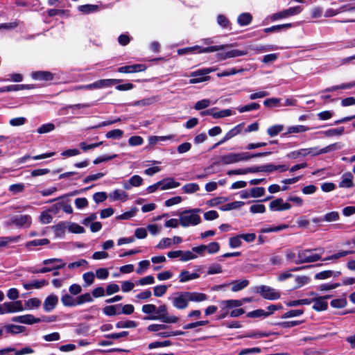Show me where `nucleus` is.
<instances>
[{"label": "nucleus", "mask_w": 355, "mask_h": 355, "mask_svg": "<svg viewBox=\"0 0 355 355\" xmlns=\"http://www.w3.org/2000/svg\"><path fill=\"white\" fill-rule=\"evenodd\" d=\"M265 194L263 187H254L250 189V196L252 198L261 197Z\"/></svg>", "instance_id": "4d7b16f0"}, {"label": "nucleus", "mask_w": 355, "mask_h": 355, "mask_svg": "<svg viewBox=\"0 0 355 355\" xmlns=\"http://www.w3.org/2000/svg\"><path fill=\"white\" fill-rule=\"evenodd\" d=\"M173 306L178 309H185L189 306L187 292L176 293L173 297L170 298Z\"/></svg>", "instance_id": "423d86ee"}, {"label": "nucleus", "mask_w": 355, "mask_h": 355, "mask_svg": "<svg viewBox=\"0 0 355 355\" xmlns=\"http://www.w3.org/2000/svg\"><path fill=\"white\" fill-rule=\"evenodd\" d=\"M329 296L320 297L315 300V303L313 306V309L318 311H322L327 309L328 303L326 299L329 298Z\"/></svg>", "instance_id": "6ab92c4d"}, {"label": "nucleus", "mask_w": 355, "mask_h": 355, "mask_svg": "<svg viewBox=\"0 0 355 355\" xmlns=\"http://www.w3.org/2000/svg\"><path fill=\"white\" fill-rule=\"evenodd\" d=\"M245 204L244 202L242 201H234L230 203H227L226 205H224L220 207V209L222 211H230L232 209H235L241 207Z\"/></svg>", "instance_id": "2f4dec72"}, {"label": "nucleus", "mask_w": 355, "mask_h": 355, "mask_svg": "<svg viewBox=\"0 0 355 355\" xmlns=\"http://www.w3.org/2000/svg\"><path fill=\"white\" fill-rule=\"evenodd\" d=\"M269 207L272 211H281L290 209L291 205L288 202H284L283 199L279 198L271 201Z\"/></svg>", "instance_id": "9b49d317"}, {"label": "nucleus", "mask_w": 355, "mask_h": 355, "mask_svg": "<svg viewBox=\"0 0 355 355\" xmlns=\"http://www.w3.org/2000/svg\"><path fill=\"white\" fill-rule=\"evenodd\" d=\"M254 291L268 300H275L280 298L281 296L279 291L266 285L255 287Z\"/></svg>", "instance_id": "39448f33"}, {"label": "nucleus", "mask_w": 355, "mask_h": 355, "mask_svg": "<svg viewBox=\"0 0 355 355\" xmlns=\"http://www.w3.org/2000/svg\"><path fill=\"white\" fill-rule=\"evenodd\" d=\"M58 303V297L54 294L49 295L44 300L43 304L44 309L49 313L52 311Z\"/></svg>", "instance_id": "ddd939ff"}, {"label": "nucleus", "mask_w": 355, "mask_h": 355, "mask_svg": "<svg viewBox=\"0 0 355 355\" xmlns=\"http://www.w3.org/2000/svg\"><path fill=\"white\" fill-rule=\"evenodd\" d=\"M11 223L17 227H28L31 223V217L29 215L14 216L11 218Z\"/></svg>", "instance_id": "f8f14e48"}, {"label": "nucleus", "mask_w": 355, "mask_h": 355, "mask_svg": "<svg viewBox=\"0 0 355 355\" xmlns=\"http://www.w3.org/2000/svg\"><path fill=\"white\" fill-rule=\"evenodd\" d=\"M243 305V301L240 300H227L219 302V306L222 310L239 307Z\"/></svg>", "instance_id": "f3484780"}, {"label": "nucleus", "mask_w": 355, "mask_h": 355, "mask_svg": "<svg viewBox=\"0 0 355 355\" xmlns=\"http://www.w3.org/2000/svg\"><path fill=\"white\" fill-rule=\"evenodd\" d=\"M308 130V128L302 125H293L288 128L287 132L286 134L304 132Z\"/></svg>", "instance_id": "49530a36"}, {"label": "nucleus", "mask_w": 355, "mask_h": 355, "mask_svg": "<svg viewBox=\"0 0 355 355\" xmlns=\"http://www.w3.org/2000/svg\"><path fill=\"white\" fill-rule=\"evenodd\" d=\"M123 135V132L121 130L114 129V130L107 132L105 135V137L107 139H119L122 137Z\"/></svg>", "instance_id": "c03bdc74"}, {"label": "nucleus", "mask_w": 355, "mask_h": 355, "mask_svg": "<svg viewBox=\"0 0 355 355\" xmlns=\"http://www.w3.org/2000/svg\"><path fill=\"white\" fill-rule=\"evenodd\" d=\"M201 211L202 209L199 208L183 211L180 215V224L182 227L198 225L201 223V218L197 214Z\"/></svg>", "instance_id": "20e7f679"}, {"label": "nucleus", "mask_w": 355, "mask_h": 355, "mask_svg": "<svg viewBox=\"0 0 355 355\" xmlns=\"http://www.w3.org/2000/svg\"><path fill=\"white\" fill-rule=\"evenodd\" d=\"M284 128V125L278 124L269 127L267 130L268 135L272 137L277 136L280 133Z\"/></svg>", "instance_id": "473e14b6"}, {"label": "nucleus", "mask_w": 355, "mask_h": 355, "mask_svg": "<svg viewBox=\"0 0 355 355\" xmlns=\"http://www.w3.org/2000/svg\"><path fill=\"white\" fill-rule=\"evenodd\" d=\"M92 301L93 298L89 293L80 295L76 297V303H78V305L83 304L85 302H92Z\"/></svg>", "instance_id": "4c0bfd02"}, {"label": "nucleus", "mask_w": 355, "mask_h": 355, "mask_svg": "<svg viewBox=\"0 0 355 355\" xmlns=\"http://www.w3.org/2000/svg\"><path fill=\"white\" fill-rule=\"evenodd\" d=\"M156 101L155 97L144 98L132 103L133 106H147L154 103Z\"/></svg>", "instance_id": "58836bf2"}, {"label": "nucleus", "mask_w": 355, "mask_h": 355, "mask_svg": "<svg viewBox=\"0 0 355 355\" xmlns=\"http://www.w3.org/2000/svg\"><path fill=\"white\" fill-rule=\"evenodd\" d=\"M345 128L344 127H339L338 128H332L327 130L326 131H324L322 133L325 137H334V136H340L344 133Z\"/></svg>", "instance_id": "7c9ffc66"}, {"label": "nucleus", "mask_w": 355, "mask_h": 355, "mask_svg": "<svg viewBox=\"0 0 355 355\" xmlns=\"http://www.w3.org/2000/svg\"><path fill=\"white\" fill-rule=\"evenodd\" d=\"M243 126V123H240V124L236 125L235 127L232 128L229 132H227L225 136L226 137V138L228 140H230V139L236 136L237 135H239L241 132V131L242 130Z\"/></svg>", "instance_id": "f704fd0d"}, {"label": "nucleus", "mask_w": 355, "mask_h": 355, "mask_svg": "<svg viewBox=\"0 0 355 355\" xmlns=\"http://www.w3.org/2000/svg\"><path fill=\"white\" fill-rule=\"evenodd\" d=\"M312 300L309 299H302V300H293L287 302L288 306H297L300 305H308L311 303Z\"/></svg>", "instance_id": "3c124183"}, {"label": "nucleus", "mask_w": 355, "mask_h": 355, "mask_svg": "<svg viewBox=\"0 0 355 355\" xmlns=\"http://www.w3.org/2000/svg\"><path fill=\"white\" fill-rule=\"evenodd\" d=\"M5 313H15L22 311L24 307L22 304V301L17 300L10 302H5L2 304Z\"/></svg>", "instance_id": "9d476101"}, {"label": "nucleus", "mask_w": 355, "mask_h": 355, "mask_svg": "<svg viewBox=\"0 0 355 355\" xmlns=\"http://www.w3.org/2000/svg\"><path fill=\"white\" fill-rule=\"evenodd\" d=\"M214 112L213 113V117L214 119L224 118L225 116H229L232 114V112L230 109L217 111L216 107H214Z\"/></svg>", "instance_id": "c9c22d12"}, {"label": "nucleus", "mask_w": 355, "mask_h": 355, "mask_svg": "<svg viewBox=\"0 0 355 355\" xmlns=\"http://www.w3.org/2000/svg\"><path fill=\"white\" fill-rule=\"evenodd\" d=\"M143 142L144 139L140 136H132L128 139L129 145L132 146L141 145Z\"/></svg>", "instance_id": "69168bd1"}, {"label": "nucleus", "mask_w": 355, "mask_h": 355, "mask_svg": "<svg viewBox=\"0 0 355 355\" xmlns=\"http://www.w3.org/2000/svg\"><path fill=\"white\" fill-rule=\"evenodd\" d=\"M24 188H25L24 184L22 183L14 184H11L9 187V191L10 192L13 193L14 194H17L20 192H22L24 191Z\"/></svg>", "instance_id": "338daca9"}, {"label": "nucleus", "mask_w": 355, "mask_h": 355, "mask_svg": "<svg viewBox=\"0 0 355 355\" xmlns=\"http://www.w3.org/2000/svg\"><path fill=\"white\" fill-rule=\"evenodd\" d=\"M317 250L324 251L323 249L299 250L297 253V259L294 260V263L295 264H302L321 260L322 253H315L314 252Z\"/></svg>", "instance_id": "f03ea898"}, {"label": "nucleus", "mask_w": 355, "mask_h": 355, "mask_svg": "<svg viewBox=\"0 0 355 355\" xmlns=\"http://www.w3.org/2000/svg\"><path fill=\"white\" fill-rule=\"evenodd\" d=\"M241 239V234L230 238V243H229L230 246L232 248H236L240 247L241 243H242Z\"/></svg>", "instance_id": "680f3d73"}, {"label": "nucleus", "mask_w": 355, "mask_h": 355, "mask_svg": "<svg viewBox=\"0 0 355 355\" xmlns=\"http://www.w3.org/2000/svg\"><path fill=\"white\" fill-rule=\"evenodd\" d=\"M12 322H19L22 324H32L34 323H37L41 321H53L54 319L51 320H45V319H40L38 318L34 317L33 315L27 314L24 315H19V316H15L11 320Z\"/></svg>", "instance_id": "1a4fd4ad"}, {"label": "nucleus", "mask_w": 355, "mask_h": 355, "mask_svg": "<svg viewBox=\"0 0 355 355\" xmlns=\"http://www.w3.org/2000/svg\"><path fill=\"white\" fill-rule=\"evenodd\" d=\"M251 50L259 51V52H264L268 51H274L277 50L278 48L274 45H267V46H250L249 47Z\"/></svg>", "instance_id": "a19ab883"}, {"label": "nucleus", "mask_w": 355, "mask_h": 355, "mask_svg": "<svg viewBox=\"0 0 355 355\" xmlns=\"http://www.w3.org/2000/svg\"><path fill=\"white\" fill-rule=\"evenodd\" d=\"M141 310L144 313L153 315L157 311V306L153 304H147L142 306Z\"/></svg>", "instance_id": "bf43d9fd"}, {"label": "nucleus", "mask_w": 355, "mask_h": 355, "mask_svg": "<svg viewBox=\"0 0 355 355\" xmlns=\"http://www.w3.org/2000/svg\"><path fill=\"white\" fill-rule=\"evenodd\" d=\"M323 217H324V221L334 222V221H337L339 219L340 216H339V214L338 211H333L327 213Z\"/></svg>", "instance_id": "603ef678"}, {"label": "nucleus", "mask_w": 355, "mask_h": 355, "mask_svg": "<svg viewBox=\"0 0 355 355\" xmlns=\"http://www.w3.org/2000/svg\"><path fill=\"white\" fill-rule=\"evenodd\" d=\"M353 175L350 172L345 173L342 176V180L339 183L341 188H351L354 186Z\"/></svg>", "instance_id": "aec40b11"}, {"label": "nucleus", "mask_w": 355, "mask_h": 355, "mask_svg": "<svg viewBox=\"0 0 355 355\" xmlns=\"http://www.w3.org/2000/svg\"><path fill=\"white\" fill-rule=\"evenodd\" d=\"M182 189L185 193H193L198 191L200 189V187L197 183H189L184 185Z\"/></svg>", "instance_id": "72a5a7b5"}, {"label": "nucleus", "mask_w": 355, "mask_h": 355, "mask_svg": "<svg viewBox=\"0 0 355 355\" xmlns=\"http://www.w3.org/2000/svg\"><path fill=\"white\" fill-rule=\"evenodd\" d=\"M248 54V51L246 50H239V49H233L228 51L225 53L224 58H236L239 56L245 55Z\"/></svg>", "instance_id": "c85d7f7f"}, {"label": "nucleus", "mask_w": 355, "mask_h": 355, "mask_svg": "<svg viewBox=\"0 0 355 355\" xmlns=\"http://www.w3.org/2000/svg\"><path fill=\"white\" fill-rule=\"evenodd\" d=\"M172 245V239L170 238H164L157 245L156 248L158 249H166Z\"/></svg>", "instance_id": "0e129e2a"}, {"label": "nucleus", "mask_w": 355, "mask_h": 355, "mask_svg": "<svg viewBox=\"0 0 355 355\" xmlns=\"http://www.w3.org/2000/svg\"><path fill=\"white\" fill-rule=\"evenodd\" d=\"M159 182L161 184L162 190L176 188L180 185V182L175 181L173 178H164L160 180Z\"/></svg>", "instance_id": "a211bd4d"}, {"label": "nucleus", "mask_w": 355, "mask_h": 355, "mask_svg": "<svg viewBox=\"0 0 355 355\" xmlns=\"http://www.w3.org/2000/svg\"><path fill=\"white\" fill-rule=\"evenodd\" d=\"M137 324L135 321L128 320V321H119L116 324V327L118 329L122 328H135Z\"/></svg>", "instance_id": "e433bc0d"}, {"label": "nucleus", "mask_w": 355, "mask_h": 355, "mask_svg": "<svg viewBox=\"0 0 355 355\" xmlns=\"http://www.w3.org/2000/svg\"><path fill=\"white\" fill-rule=\"evenodd\" d=\"M199 277L200 274L198 272H190L186 270H182L178 276L179 281L181 283H184Z\"/></svg>", "instance_id": "dca6fc26"}, {"label": "nucleus", "mask_w": 355, "mask_h": 355, "mask_svg": "<svg viewBox=\"0 0 355 355\" xmlns=\"http://www.w3.org/2000/svg\"><path fill=\"white\" fill-rule=\"evenodd\" d=\"M68 229L69 232L75 234H82L85 232L84 227L76 223L70 224Z\"/></svg>", "instance_id": "052dcab7"}, {"label": "nucleus", "mask_w": 355, "mask_h": 355, "mask_svg": "<svg viewBox=\"0 0 355 355\" xmlns=\"http://www.w3.org/2000/svg\"><path fill=\"white\" fill-rule=\"evenodd\" d=\"M61 302L64 306H75L78 305L76 303V298H73V297L68 293H64L62 295L61 297Z\"/></svg>", "instance_id": "393cba45"}, {"label": "nucleus", "mask_w": 355, "mask_h": 355, "mask_svg": "<svg viewBox=\"0 0 355 355\" xmlns=\"http://www.w3.org/2000/svg\"><path fill=\"white\" fill-rule=\"evenodd\" d=\"M197 258V255L193 252L187 250L183 251V254H181L180 260L182 261H187L189 260L194 259Z\"/></svg>", "instance_id": "e2e57ef3"}, {"label": "nucleus", "mask_w": 355, "mask_h": 355, "mask_svg": "<svg viewBox=\"0 0 355 355\" xmlns=\"http://www.w3.org/2000/svg\"><path fill=\"white\" fill-rule=\"evenodd\" d=\"M97 10H98V6H96V5L86 4V5L80 6L78 7V10L83 13H85V14L95 12Z\"/></svg>", "instance_id": "a18cd8bd"}, {"label": "nucleus", "mask_w": 355, "mask_h": 355, "mask_svg": "<svg viewBox=\"0 0 355 355\" xmlns=\"http://www.w3.org/2000/svg\"><path fill=\"white\" fill-rule=\"evenodd\" d=\"M109 197L112 200L125 201L127 200L128 194L123 190L116 189L114 191L110 193Z\"/></svg>", "instance_id": "b1692460"}, {"label": "nucleus", "mask_w": 355, "mask_h": 355, "mask_svg": "<svg viewBox=\"0 0 355 355\" xmlns=\"http://www.w3.org/2000/svg\"><path fill=\"white\" fill-rule=\"evenodd\" d=\"M355 10V8L351 7L349 8H347V6H343L340 7L338 10H334L332 8H329L325 11L324 16L325 17H330L335 16V15L342 12L344 10L349 11V10Z\"/></svg>", "instance_id": "a878e982"}, {"label": "nucleus", "mask_w": 355, "mask_h": 355, "mask_svg": "<svg viewBox=\"0 0 355 355\" xmlns=\"http://www.w3.org/2000/svg\"><path fill=\"white\" fill-rule=\"evenodd\" d=\"M107 198L106 192H97L93 196V199L96 203H100L105 201Z\"/></svg>", "instance_id": "774afa93"}, {"label": "nucleus", "mask_w": 355, "mask_h": 355, "mask_svg": "<svg viewBox=\"0 0 355 355\" xmlns=\"http://www.w3.org/2000/svg\"><path fill=\"white\" fill-rule=\"evenodd\" d=\"M306 148H302L299 150H295L289 153L288 154L286 155V157L290 159H296L300 156H306Z\"/></svg>", "instance_id": "8fccbe9b"}, {"label": "nucleus", "mask_w": 355, "mask_h": 355, "mask_svg": "<svg viewBox=\"0 0 355 355\" xmlns=\"http://www.w3.org/2000/svg\"><path fill=\"white\" fill-rule=\"evenodd\" d=\"M54 128H55L54 124H53L51 123H45V124H43L42 125H41L37 129V132L40 134H44V133H47V132H49L53 130Z\"/></svg>", "instance_id": "6e6d98bb"}, {"label": "nucleus", "mask_w": 355, "mask_h": 355, "mask_svg": "<svg viewBox=\"0 0 355 355\" xmlns=\"http://www.w3.org/2000/svg\"><path fill=\"white\" fill-rule=\"evenodd\" d=\"M48 282L44 279L33 280L31 282L24 284V288L26 290H30L33 288H40L42 286L47 285Z\"/></svg>", "instance_id": "5701e85b"}, {"label": "nucleus", "mask_w": 355, "mask_h": 355, "mask_svg": "<svg viewBox=\"0 0 355 355\" xmlns=\"http://www.w3.org/2000/svg\"><path fill=\"white\" fill-rule=\"evenodd\" d=\"M169 328L168 326L164 324H152L148 326L147 329L149 331L153 332H161V330L168 329Z\"/></svg>", "instance_id": "79ce46f5"}, {"label": "nucleus", "mask_w": 355, "mask_h": 355, "mask_svg": "<svg viewBox=\"0 0 355 355\" xmlns=\"http://www.w3.org/2000/svg\"><path fill=\"white\" fill-rule=\"evenodd\" d=\"M231 284L233 285L232 287V291L233 292H238L247 287L249 284V282L246 279H244L242 281H234Z\"/></svg>", "instance_id": "c756f323"}, {"label": "nucleus", "mask_w": 355, "mask_h": 355, "mask_svg": "<svg viewBox=\"0 0 355 355\" xmlns=\"http://www.w3.org/2000/svg\"><path fill=\"white\" fill-rule=\"evenodd\" d=\"M4 329L8 333L16 334L24 332L26 330V327L20 325L15 324H7L4 326Z\"/></svg>", "instance_id": "cd10ccee"}, {"label": "nucleus", "mask_w": 355, "mask_h": 355, "mask_svg": "<svg viewBox=\"0 0 355 355\" xmlns=\"http://www.w3.org/2000/svg\"><path fill=\"white\" fill-rule=\"evenodd\" d=\"M252 17L248 12H244L239 15L237 22L240 26H247L252 21Z\"/></svg>", "instance_id": "bb28decb"}, {"label": "nucleus", "mask_w": 355, "mask_h": 355, "mask_svg": "<svg viewBox=\"0 0 355 355\" xmlns=\"http://www.w3.org/2000/svg\"><path fill=\"white\" fill-rule=\"evenodd\" d=\"M121 82L120 79H101L96 81V89L108 87Z\"/></svg>", "instance_id": "4be33fe9"}, {"label": "nucleus", "mask_w": 355, "mask_h": 355, "mask_svg": "<svg viewBox=\"0 0 355 355\" xmlns=\"http://www.w3.org/2000/svg\"><path fill=\"white\" fill-rule=\"evenodd\" d=\"M144 320H159L164 323H177L179 321V318L175 315H169L166 305L162 304L157 307V311L155 314L146 316Z\"/></svg>", "instance_id": "7ed1b4c3"}, {"label": "nucleus", "mask_w": 355, "mask_h": 355, "mask_svg": "<svg viewBox=\"0 0 355 355\" xmlns=\"http://www.w3.org/2000/svg\"><path fill=\"white\" fill-rule=\"evenodd\" d=\"M168 287L165 285L157 286L153 289L154 295L156 297L163 296L167 291Z\"/></svg>", "instance_id": "13d9d810"}, {"label": "nucleus", "mask_w": 355, "mask_h": 355, "mask_svg": "<svg viewBox=\"0 0 355 355\" xmlns=\"http://www.w3.org/2000/svg\"><path fill=\"white\" fill-rule=\"evenodd\" d=\"M301 11H302V8L300 6H295V7H291V8H289L288 9H286V10H282V11H280V12L273 14L270 17V19L273 21H275V20H277L279 19L286 18L290 16H293V15H297L300 12H301Z\"/></svg>", "instance_id": "6e6552de"}, {"label": "nucleus", "mask_w": 355, "mask_h": 355, "mask_svg": "<svg viewBox=\"0 0 355 355\" xmlns=\"http://www.w3.org/2000/svg\"><path fill=\"white\" fill-rule=\"evenodd\" d=\"M235 44H222V45H217V46H211L208 47L202 48L200 46V49H198V53H207L210 52H215L220 50L232 48L233 46H235Z\"/></svg>", "instance_id": "2eb2a0df"}, {"label": "nucleus", "mask_w": 355, "mask_h": 355, "mask_svg": "<svg viewBox=\"0 0 355 355\" xmlns=\"http://www.w3.org/2000/svg\"><path fill=\"white\" fill-rule=\"evenodd\" d=\"M247 316L248 318H261V317L266 318L268 316V314H266V311L260 309H256L254 311L248 312L247 313Z\"/></svg>", "instance_id": "37998d69"}, {"label": "nucleus", "mask_w": 355, "mask_h": 355, "mask_svg": "<svg viewBox=\"0 0 355 355\" xmlns=\"http://www.w3.org/2000/svg\"><path fill=\"white\" fill-rule=\"evenodd\" d=\"M83 279L85 282V287L92 285L95 279V275L93 272H87L83 274Z\"/></svg>", "instance_id": "de8ad7c7"}, {"label": "nucleus", "mask_w": 355, "mask_h": 355, "mask_svg": "<svg viewBox=\"0 0 355 355\" xmlns=\"http://www.w3.org/2000/svg\"><path fill=\"white\" fill-rule=\"evenodd\" d=\"M288 227V225H281L273 227H265L261 230V233H269L272 232H279Z\"/></svg>", "instance_id": "5fc2aeb1"}, {"label": "nucleus", "mask_w": 355, "mask_h": 355, "mask_svg": "<svg viewBox=\"0 0 355 355\" xmlns=\"http://www.w3.org/2000/svg\"><path fill=\"white\" fill-rule=\"evenodd\" d=\"M347 302L345 298H339L333 300L331 302V306L334 308L340 309L346 306Z\"/></svg>", "instance_id": "864d4df0"}, {"label": "nucleus", "mask_w": 355, "mask_h": 355, "mask_svg": "<svg viewBox=\"0 0 355 355\" xmlns=\"http://www.w3.org/2000/svg\"><path fill=\"white\" fill-rule=\"evenodd\" d=\"M41 305V301L36 297L31 298L25 302V309L38 308Z\"/></svg>", "instance_id": "09e8293b"}, {"label": "nucleus", "mask_w": 355, "mask_h": 355, "mask_svg": "<svg viewBox=\"0 0 355 355\" xmlns=\"http://www.w3.org/2000/svg\"><path fill=\"white\" fill-rule=\"evenodd\" d=\"M270 154L271 152L269 151L257 153H250L248 152H242L239 153H230L221 156L220 162H215L214 164H219L220 163L224 165L232 164L242 161H248L254 157L267 156Z\"/></svg>", "instance_id": "f257e3e1"}, {"label": "nucleus", "mask_w": 355, "mask_h": 355, "mask_svg": "<svg viewBox=\"0 0 355 355\" xmlns=\"http://www.w3.org/2000/svg\"><path fill=\"white\" fill-rule=\"evenodd\" d=\"M187 292L189 302H202L207 299V295L205 293L198 292Z\"/></svg>", "instance_id": "412c9836"}, {"label": "nucleus", "mask_w": 355, "mask_h": 355, "mask_svg": "<svg viewBox=\"0 0 355 355\" xmlns=\"http://www.w3.org/2000/svg\"><path fill=\"white\" fill-rule=\"evenodd\" d=\"M213 70L211 69H201L191 73V77L193 78L190 79L189 83L196 84L206 81L209 79V76L206 75L209 74Z\"/></svg>", "instance_id": "0eeeda50"}, {"label": "nucleus", "mask_w": 355, "mask_h": 355, "mask_svg": "<svg viewBox=\"0 0 355 355\" xmlns=\"http://www.w3.org/2000/svg\"><path fill=\"white\" fill-rule=\"evenodd\" d=\"M259 107H260V105L259 103H250L249 105H244V106L239 107L237 108V110H239V112L240 113H243V112H245L256 110L259 109Z\"/></svg>", "instance_id": "ea45409f"}, {"label": "nucleus", "mask_w": 355, "mask_h": 355, "mask_svg": "<svg viewBox=\"0 0 355 355\" xmlns=\"http://www.w3.org/2000/svg\"><path fill=\"white\" fill-rule=\"evenodd\" d=\"M31 77L34 80L51 81L53 80L54 74L50 71H38L33 72Z\"/></svg>", "instance_id": "4468645a"}]
</instances>
